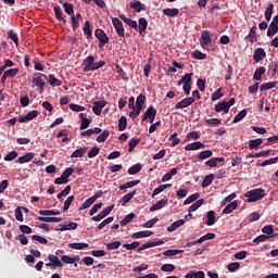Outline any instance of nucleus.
Listing matches in <instances>:
<instances>
[{
  "instance_id": "f257e3e1",
  "label": "nucleus",
  "mask_w": 278,
  "mask_h": 278,
  "mask_svg": "<svg viewBox=\"0 0 278 278\" xmlns=\"http://www.w3.org/2000/svg\"><path fill=\"white\" fill-rule=\"evenodd\" d=\"M265 192L266 191L263 189H254L248 193H244V198H248V202L250 203L257 202L258 200H262L266 197Z\"/></svg>"
},
{
  "instance_id": "f03ea898",
  "label": "nucleus",
  "mask_w": 278,
  "mask_h": 278,
  "mask_svg": "<svg viewBox=\"0 0 278 278\" xmlns=\"http://www.w3.org/2000/svg\"><path fill=\"white\" fill-rule=\"evenodd\" d=\"M94 36L98 39V41L100 42V43H98V48L102 49L104 46L110 43V38L103 29L97 28L94 30Z\"/></svg>"
},
{
  "instance_id": "7ed1b4c3",
  "label": "nucleus",
  "mask_w": 278,
  "mask_h": 278,
  "mask_svg": "<svg viewBox=\"0 0 278 278\" xmlns=\"http://www.w3.org/2000/svg\"><path fill=\"white\" fill-rule=\"evenodd\" d=\"M156 114H157V111L155 110V108L153 105H150L146 111V113H143L142 115V122H146V119L149 118L150 124H153L155 121Z\"/></svg>"
},
{
  "instance_id": "20e7f679",
  "label": "nucleus",
  "mask_w": 278,
  "mask_h": 278,
  "mask_svg": "<svg viewBox=\"0 0 278 278\" xmlns=\"http://www.w3.org/2000/svg\"><path fill=\"white\" fill-rule=\"evenodd\" d=\"M114 210V204L109 205L106 208H104L100 214L92 216L91 220L93 222H100L103 220L105 217H108L111 212Z\"/></svg>"
},
{
  "instance_id": "39448f33",
  "label": "nucleus",
  "mask_w": 278,
  "mask_h": 278,
  "mask_svg": "<svg viewBox=\"0 0 278 278\" xmlns=\"http://www.w3.org/2000/svg\"><path fill=\"white\" fill-rule=\"evenodd\" d=\"M106 105H108V101L105 100L94 101L92 106V112L94 113L96 116H101L102 109Z\"/></svg>"
},
{
  "instance_id": "423d86ee",
  "label": "nucleus",
  "mask_w": 278,
  "mask_h": 278,
  "mask_svg": "<svg viewBox=\"0 0 278 278\" xmlns=\"http://www.w3.org/2000/svg\"><path fill=\"white\" fill-rule=\"evenodd\" d=\"M114 28L119 37H125V29L123 26V22L118 17H113Z\"/></svg>"
},
{
  "instance_id": "0eeeda50",
  "label": "nucleus",
  "mask_w": 278,
  "mask_h": 278,
  "mask_svg": "<svg viewBox=\"0 0 278 278\" xmlns=\"http://www.w3.org/2000/svg\"><path fill=\"white\" fill-rule=\"evenodd\" d=\"M200 45L205 49V47L212 45V38L208 30H203L200 37Z\"/></svg>"
},
{
  "instance_id": "6e6552de",
  "label": "nucleus",
  "mask_w": 278,
  "mask_h": 278,
  "mask_svg": "<svg viewBox=\"0 0 278 278\" xmlns=\"http://www.w3.org/2000/svg\"><path fill=\"white\" fill-rule=\"evenodd\" d=\"M94 58L92 55L86 56L83 60V71L84 73L91 72V67L93 66Z\"/></svg>"
},
{
  "instance_id": "1a4fd4ad",
  "label": "nucleus",
  "mask_w": 278,
  "mask_h": 278,
  "mask_svg": "<svg viewBox=\"0 0 278 278\" xmlns=\"http://www.w3.org/2000/svg\"><path fill=\"white\" fill-rule=\"evenodd\" d=\"M39 116V111H29L25 116L21 115L20 119H17L20 123H26L29 121H33L34 118Z\"/></svg>"
},
{
  "instance_id": "9d476101",
  "label": "nucleus",
  "mask_w": 278,
  "mask_h": 278,
  "mask_svg": "<svg viewBox=\"0 0 278 278\" xmlns=\"http://www.w3.org/2000/svg\"><path fill=\"white\" fill-rule=\"evenodd\" d=\"M267 56L266 51L263 48H256L253 54V59L256 63L262 62Z\"/></svg>"
},
{
  "instance_id": "9b49d317",
  "label": "nucleus",
  "mask_w": 278,
  "mask_h": 278,
  "mask_svg": "<svg viewBox=\"0 0 278 278\" xmlns=\"http://www.w3.org/2000/svg\"><path fill=\"white\" fill-rule=\"evenodd\" d=\"M194 101L195 100L192 97L186 98V99L177 102L176 105H175V109L178 110V109L188 108L189 105H192L194 103Z\"/></svg>"
},
{
  "instance_id": "f8f14e48",
  "label": "nucleus",
  "mask_w": 278,
  "mask_h": 278,
  "mask_svg": "<svg viewBox=\"0 0 278 278\" xmlns=\"http://www.w3.org/2000/svg\"><path fill=\"white\" fill-rule=\"evenodd\" d=\"M43 76H41V74H39V76L34 77L33 79V84L34 86L39 88V93H42L45 90V86H46V81L42 79Z\"/></svg>"
},
{
  "instance_id": "ddd939ff",
  "label": "nucleus",
  "mask_w": 278,
  "mask_h": 278,
  "mask_svg": "<svg viewBox=\"0 0 278 278\" xmlns=\"http://www.w3.org/2000/svg\"><path fill=\"white\" fill-rule=\"evenodd\" d=\"M205 144L202 141H194L192 143H188L185 147L186 151H195V150H200V149H204Z\"/></svg>"
},
{
  "instance_id": "4468645a",
  "label": "nucleus",
  "mask_w": 278,
  "mask_h": 278,
  "mask_svg": "<svg viewBox=\"0 0 278 278\" xmlns=\"http://www.w3.org/2000/svg\"><path fill=\"white\" fill-rule=\"evenodd\" d=\"M40 76H43L45 79H47L48 84L50 86H52V87L62 86L63 85L62 80H59L52 74L48 75V77L45 74H40Z\"/></svg>"
},
{
  "instance_id": "2eb2a0df",
  "label": "nucleus",
  "mask_w": 278,
  "mask_h": 278,
  "mask_svg": "<svg viewBox=\"0 0 278 278\" xmlns=\"http://www.w3.org/2000/svg\"><path fill=\"white\" fill-rule=\"evenodd\" d=\"M225 162V157H212L211 160H208L205 165L208 168H215L217 167L218 164L224 163Z\"/></svg>"
},
{
  "instance_id": "dca6fc26",
  "label": "nucleus",
  "mask_w": 278,
  "mask_h": 278,
  "mask_svg": "<svg viewBox=\"0 0 278 278\" xmlns=\"http://www.w3.org/2000/svg\"><path fill=\"white\" fill-rule=\"evenodd\" d=\"M129 7L130 9L135 10L136 13H140L147 10V7L140 1L130 2Z\"/></svg>"
},
{
  "instance_id": "f3484780",
  "label": "nucleus",
  "mask_w": 278,
  "mask_h": 278,
  "mask_svg": "<svg viewBox=\"0 0 278 278\" xmlns=\"http://www.w3.org/2000/svg\"><path fill=\"white\" fill-rule=\"evenodd\" d=\"M153 235H154V232L150 231V230L139 231V232L132 233L131 239H135V240L143 239V238H149Z\"/></svg>"
},
{
  "instance_id": "a211bd4d",
  "label": "nucleus",
  "mask_w": 278,
  "mask_h": 278,
  "mask_svg": "<svg viewBox=\"0 0 278 278\" xmlns=\"http://www.w3.org/2000/svg\"><path fill=\"white\" fill-rule=\"evenodd\" d=\"M138 24H139V26H138L137 30L140 35H143L147 31V28H148L147 18L146 17H140L138 20Z\"/></svg>"
},
{
  "instance_id": "6ab92c4d",
  "label": "nucleus",
  "mask_w": 278,
  "mask_h": 278,
  "mask_svg": "<svg viewBox=\"0 0 278 278\" xmlns=\"http://www.w3.org/2000/svg\"><path fill=\"white\" fill-rule=\"evenodd\" d=\"M168 204V199H162L156 204H152L150 212L159 211L164 208Z\"/></svg>"
},
{
  "instance_id": "aec40b11",
  "label": "nucleus",
  "mask_w": 278,
  "mask_h": 278,
  "mask_svg": "<svg viewBox=\"0 0 278 278\" xmlns=\"http://www.w3.org/2000/svg\"><path fill=\"white\" fill-rule=\"evenodd\" d=\"M256 30H257V27L256 26H253L251 29H250V31H249V35L248 36H245V40H248V39H250V42L251 43H255V42H257V33H256Z\"/></svg>"
},
{
  "instance_id": "412c9836",
  "label": "nucleus",
  "mask_w": 278,
  "mask_h": 278,
  "mask_svg": "<svg viewBox=\"0 0 278 278\" xmlns=\"http://www.w3.org/2000/svg\"><path fill=\"white\" fill-rule=\"evenodd\" d=\"M34 157H35L34 152H27L25 153V155L20 156V159H17V163L26 164V163H29Z\"/></svg>"
},
{
  "instance_id": "4be33fe9",
  "label": "nucleus",
  "mask_w": 278,
  "mask_h": 278,
  "mask_svg": "<svg viewBox=\"0 0 278 278\" xmlns=\"http://www.w3.org/2000/svg\"><path fill=\"white\" fill-rule=\"evenodd\" d=\"M118 17L122 20V22L126 23L129 27H131L132 29H138V25L137 22L125 16V15H118Z\"/></svg>"
},
{
  "instance_id": "5701e85b",
  "label": "nucleus",
  "mask_w": 278,
  "mask_h": 278,
  "mask_svg": "<svg viewBox=\"0 0 278 278\" xmlns=\"http://www.w3.org/2000/svg\"><path fill=\"white\" fill-rule=\"evenodd\" d=\"M53 10H54V14H55L56 20L59 22H63L64 24H66L67 22H66V18L64 17V13H63L62 8L56 5V7H54Z\"/></svg>"
},
{
  "instance_id": "b1692460",
  "label": "nucleus",
  "mask_w": 278,
  "mask_h": 278,
  "mask_svg": "<svg viewBox=\"0 0 278 278\" xmlns=\"http://www.w3.org/2000/svg\"><path fill=\"white\" fill-rule=\"evenodd\" d=\"M59 3H62L63 10L66 14L73 16L75 14L74 5L68 2H63L62 0L59 1Z\"/></svg>"
},
{
  "instance_id": "393cba45",
  "label": "nucleus",
  "mask_w": 278,
  "mask_h": 278,
  "mask_svg": "<svg viewBox=\"0 0 278 278\" xmlns=\"http://www.w3.org/2000/svg\"><path fill=\"white\" fill-rule=\"evenodd\" d=\"M48 261L51 262L54 265V267L62 268L64 266L62 261H60V258L54 254H49Z\"/></svg>"
},
{
  "instance_id": "a878e982",
  "label": "nucleus",
  "mask_w": 278,
  "mask_h": 278,
  "mask_svg": "<svg viewBox=\"0 0 278 278\" xmlns=\"http://www.w3.org/2000/svg\"><path fill=\"white\" fill-rule=\"evenodd\" d=\"M215 111H216L217 113L224 112L225 114H228V112H229V105L226 104V101H222V102H219V103L216 104Z\"/></svg>"
},
{
  "instance_id": "bb28decb",
  "label": "nucleus",
  "mask_w": 278,
  "mask_h": 278,
  "mask_svg": "<svg viewBox=\"0 0 278 278\" xmlns=\"http://www.w3.org/2000/svg\"><path fill=\"white\" fill-rule=\"evenodd\" d=\"M163 14H165L166 16H169V17H175V16H178V14H179V9H177V8H173V9H170V8H165V9H163Z\"/></svg>"
},
{
  "instance_id": "cd10ccee",
  "label": "nucleus",
  "mask_w": 278,
  "mask_h": 278,
  "mask_svg": "<svg viewBox=\"0 0 278 278\" xmlns=\"http://www.w3.org/2000/svg\"><path fill=\"white\" fill-rule=\"evenodd\" d=\"M39 222H45V223H60L63 220L62 217H46V216H39L37 218Z\"/></svg>"
},
{
  "instance_id": "c85d7f7f",
  "label": "nucleus",
  "mask_w": 278,
  "mask_h": 278,
  "mask_svg": "<svg viewBox=\"0 0 278 278\" xmlns=\"http://www.w3.org/2000/svg\"><path fill=\"white\" fill-rule=\"evenodd\" d=\"M78 224L76 223H71V224H65V225H61V228H56V231H66V230H75L77 229Z\"/></svg>"
},
{
  "instance_id": "c756f323",
  "label": "nucleus",
  "mask_w": 278,
  "mask_h": 278,
  "mask_svg": "<svg viewBox=\"0 0 278 278\" xmlns=\"http://www.w3.org/2000/svg\"><path fill=\"white\" fill-rule=\"evenodd\" d=\"M184 225H185V220L180 219V220H177L174 224H172L169 227H167L166 230L169 232H173V231H176L177 229H179Z\"/></svg>"
},
{
  "instance_id": "7c9ffc66",
  "label": "nucleus",
  "mask_w": 278,
  "mask_h": 278,
  "mask_svg": "<svg viewBox=\"0 0 278 278\" xmlns=\"http://www.w3.org/2000/svg\"><path fill=\"white\" fill-rule=\"evenodd\" d=\"M136 218V214L135 213H129L128 215L125 216L124 219H122L119 222V226L125 227L126 225H128L130 222H132Z\"/></svg>"
},
{
  "instance_id": "2f4dec72",
  "label": "nucleus",
  "mask_w": 278,
  "mask_h": 278,
  "mask_svg": "<svg viewBox=\"0 0 278 278\" xmlns=\"http://www.w3.org/2000/svg\"><path fill=\"white\" fill-rule=\"evenodd\" d=\"M262 231L267 235L269 238H275L277 235L274 233V226L273 225H266L262 228Z\"/></svg>"
},
{
  "instance_id": "473e14b6",
  "label": "nucleus",
  "mask_w": 278,
  "mask_h": 278,
  "mask_svg": "<svg viewBox=\"0 0 278 278\" xmlns=\"http://www.w3.org/2000/svg\"><path fill=\"white\" fill-rule=\"evenodd\" d=\"M88 148L87 147H81L78 150H75L72 154L71 157H84V155L87 153Z\"/></svg>"
},
{
  "instance_id": "72a5a7b5",
  "label": "nucleus",
  "mask_w": 278,
  "mask_h": 278,
  "mask_svg": "<svg viewBox=\"0 0 278 278\" xmlns=\"http://www.w3.org/2000/svg\"><path fill=\"white\" fill-rule=\"evenodd\" d=\"M274 4L273 3H268V5H267V8H266V10H265V20L267 21V22H270V20H271V16H273V14H274Z\"/></svg>"
},
{
  "instance_id": "f704fd0d",
  "label": "nucleus",
  "mask_w": 278,
  "mask_h": 278,
  "mask_svg": "<svg viewBox=\"0 0 278 278\" xmlns=\"http://www.w3.org/2000/svg\"><path fill=\"white\" fill-rule=\"evenodd\" d=\"M177 174H178V169L173 168L170 172H167L166 174H164V176L162 177V182H166L170 180L172 177L176 176Z\"/></svg>"
},
{
  "instance_id": "c9c22d12",
  "label": "nucleus",
  "mask_w": 278,
  "mask_h": 278,
  "mask_svg": "<svg viewBox=\"0 0 278 278\" xmlns=\"http://www.w3.org/2000/svg\"><path fill=\"white\" fill-rule=\"evenodd\" d=\"M137 191L136 190H132L131 192L125 194L123 198H122V206H125L126 203H129L131 201V199H134V197L136 195Z\"/></svg>"
},
{
  "instance_id": "e433bc0d",
  "label": "nucleus",
  "mask_w": 278,
  "mask_h": 278,
  "mask_svg": "<svg viewBox=\"0 0 278 278\" xmlns=\"http://www.w3.org/2000/svg\"><path fill=\"white\" fill-rule=\"evenodd\" d=\"M263 143V140L261 138L255 139V140H250L249 141V149L250 150H256L258 149Z\"/></svg>"
},
{
  "instance_id": "4c0bfd02",
  "label": "nucleus",
  "mask_w": 278,
  "mask_h": 278,
  "mask_svg": "<svg viewBox=\"0 0 278 278\" xmlns=\"http://www.w3.org/2000/svg\"><path fill=\"white\" fill-rule=\"evenodd\" d=\"M214 179H215V175L214 174L206 175L204 180H203V182H202V188L210 187Z\"/></svg>"
},
{
  "instance_id": "58836bf2",
  "label": "nucleus",
  "mask_w": 278,
  "mask_h": 278,
  "mask_svg": "<svg viewBox=\"0 0 278 278\" xmlns=\"http://www.w3.org/2000/svg\"><path fill=\"white\" fill-rule=\"evenodd\" d=\"M266 74V68L264 67H260L257 70H255L254 75H253V79L256 81H261L262 80V75Z\"/></svg>"
},
{
  "instance_id": "ea45409f",
  "label": "nucleus",
  "mask_w": 278,
  "mask_h": 278,
  "mask_svg": "<svg viewBox=\"0 0 278 278\" xmlns=\"http://www.w3.org/2000/svg\"><path fill=\"white\" fill-rule=\"evenodd\" d=\"M204 203V199H199L195 203H193L191 206L188 208V213H193L197 210H199Z\"/></svg>"
},
{
  "instance_id": "a19ab883",
  "label": "nucleus",
  "mask_w": 278,
  "mask_h": 278,
  "mask_svg": "<svg viewBox=\"0 0 278 278\" xmlns=\"http://www.w3.org/2000/svg\"><path fill=\"white\" fill-rule=\"evenodd\" d=\"M140 170H142V164H135L132 166L129 167L128 169V174L130 176L137 175Z\"/></svg>"
},
{
  "instance_id": "79ce46f5",
  "label": "nucleus",
  "mask_w": 278,
  "mask_h": 278,
  "mask_svg": "<svg viewBox=\"0 0 278 278\" xmlns=\"http://www.w3.org/2000/svg\"><path fill=\"white\" fill-rule=\"evenodd\" d=\"M140 182V180H132V181H129V182H126V184H122L118 186V189L119 190H125L127 188H134L136 186H138Z\"/></svg>"
},
{
  "instance_id": "37998d69",
  "label": "nucleus",
  "mask_w": 278,
  "mask_h": 278,
  "mask_svg": "<svg viewBox=\"0 0 278 278\" xmlns=\"http://www.w3.org/2000/svg\"><path fill=\"white\" fill-rule=\"evenodd\" d=\"M278 31V26L275 23H269V26L267 28V37H273Z\"/></svg>"
},
{
  "instance_id": "c03bdc74",
  "label": "nucleus",
  "mask_w": 278,
  "mask_h": 278,
  "mask_svg": "<svg viewBox=\"0 0 278 278\" xmlns=\"http://www.w3.org/2000/svg\"><path fill=\"white\" fill-rule=\"evenodd\" d=\"M237 206H238V203L236 201L231 202L226 207H224L223 214H230V213H232L235 210H237Z\"/></svg>"
},
{
  "instance_id": "a18cd8bd",
  "label": "nucleus",
  "mask_w": 278,
  "mask_h": 278,
  "mask_svg": "<svg viewBox=\"0 0 278 278\" xmlns=\"http://www.w3.org/2000/svg\"><path fill=\"white\" fill-rule=\"evenodd\" d=\"M87 248H89V244H87V243H71L70 244V249L76 250V251H83Z\"/></svg>"
},
{
  "instance_id": "49530a36",
  "label": "nucleus",
  "mask_w": 278,
  "mask_h": 278,
  "mask_svg": "<svg viewBox=\"0 0 278 278\" xmlns=\"http://www.w3.org/2000/svg\"><path fill=\"white\" fill-rule=\"evenodd\" d=\"M84 34L87 36V40L92 38V30L90 28V22L89 21L85 22Z\"/></svg>"
},
{
  "instance_id": "de8ad7c7",
  "label": "nucleus",
  "mask_w": 278,
  "mask_h": 278,
  "mask_svg": "<svg viewBox=\"0 0 278 278\" xmlns=\"http://www.w3.org/2000/svg\"><path fill=\"white\" fill-rule=\"evenodd\" d=\"M115 68L117 71V74L121 75L122 80H124L125 83L129 81L127 74L124 72V70L122 68V66L119 64H116Z\"/></svg>"
},
{
  "instance_id": "09e8293b",
  "label": "nucleus",
  "mask_w": 278,
  "mask_h": 278,
  "mask_svg": "<svg viewBox=\"0 0 278 278\" xmlns=\"http://www.w3.org/2000/svg\"><path fill=\"white\" fill-rule=\"evenodd\" d=\"M97 200L92 197L87 199L85 203L79 207V211L88 210Z\"/></svg>"
},
{
  "instance_id": "8fccbe9b",
  "label": "nucleus",
  "mask_w": 278,
  "mask_h": 278,
  "mask_svg": "<svg viewBox=\"0 0 278 278\" xmlns=\"http://www.w3.org/2000/svg\"><path fill=\"white\" fill-rule=\"evenodd\" d=\"M110 137V130H103L101 135H99L96 139L97 142H104Z\"/></svg>"
},
{
  "instance_id": "3c124183",
  "label": "nucleus",
  "mask_w": 278,
  "mask_h": 278,
  "mask_svg": "<svg viewBox=\"0 0 278 278\" xmlns=\"http://www.w3.org/2000/svg\"><path fill=\"white\" fill-rule=\"evenodd\" d=\"M39 215L41 216H58L60 215V212L59 211H54V210H41L39 211Z\"/></svg>"
},
{
  "instance_id": "603ef678",
  "label": "nucleus",
  "mask_w": 278,
  "mask_h": 278,
  "mask_svg": "<svg viewBox=\"0 0 278 278\" xmlns=\"http://www.w3.org/2000/svg\"><path fill=\"white\" fill-rule=\"evenodd\" d=\"M101 149L99 147H92V149L87 152V157L92 159L97 157L100 153Z\"/></svg>"
},
{
  "instance_id": "864d4df0",
  "label": "nucleus",
  "mask_w": 278,
  "mask_h": 278,
  "mask_svg": "<svg viewBox=\"0 0 278 278\" xmlns=\"http://www.w3.org/2000/svg\"><path fill=\"white\" fill-rule=\"evenodd\" d=\"M277 86V81H269L265 83L261 86V91H267L269 89H273Z\"/></svg>"
},
{
  "instance_id": "5fc2aeb1",
  "label": "nucleus",
  "mask_w": 278,
  "mask_h": 278,
  "mask_svg": "<svg viewBox=\"0 0 278 278\" xmlns=\"http://www.w3.org/2000/svg\"><path fill=\"white\" fill-rule=\"evenodd\" d=\"M248 115V111L247 110H242L238 113L237 116H235L233 118V124H238L240 121H242L245 116Z\"/></svg>"
},
{
  "instance_id": "6e6d98bb",
  "label": "nucleus",
  "mask_w": 278,
  "mask_h": 278,
  "mask_svg": "<svg viewBox=\"0 0 278 278\" xmlns=\"http://www.w3.org/2000/svg\"><path fill=\"white\" fill-rule=\"evenodd\" d=\"M122 247L121 241L112 242L106 244V250L108 251H115L118 250Z\"/></svg>"
},
{
  "instance_id": "4d7b16f0",
  "label": "nucleus",
  "mask_w": 278,
  "mask_h": 278,
  "mask_svg": "<svg viewBox=\"0 0 278 278\" xmlns=\"http://www.w3.org/2000/svg\"><path fill=\"white\" fill-rule=\"evenodd\" d=\"M207 222L206 225L207 226H213L215 224V212L214 211H210L207 212Z\"/></svg>"
},
{
  "instance_id": "13d9d810",
  "label": "nucleus",
  "mask_w": 278,
  "mask_h": 278,
  "mask_svg": "<svg viewBox=\"0 0 278 278\" xmlns=\"http://www.w3.org/2000/svg\"><path fill=\"white\" fill-rule=\"evenodd\" d=\"M127 127V119L125 116H121L118 119V130L124 131Z\"/></svg>"
},
{
  "instance_id": "bf43d9fd",
  "label": "nucleus",
  "mask_w": 278,
  "mask_h": 278,
  "mask_svg": "<svg viewBox=\"0 0 278 278\" xmlns=\"http://www.w3.org/2000/svg\"><path fill=\"white\" fill-rule=\"evenodd\" d=\"M197 199H200V193H192L191 195H189V197L185 200L184 204H185V205H189V204H191L192 202H194Z\"/></svg>"
},
{
  "instance_id": "052dcab7",
  "label": "nucleus",
  "mask_w": 278,
  "mask_h": 278,
  "mask_svg": "<svg viewBox=\"0 0 278 278\" xmlns=\"http://www.w3.org/2000/svg\"><path fill=\"white\" fill-rule=\"evenodd\" d=\"M182 252H184L182 250H166L165 252H163V255L166 257H172V256H176Z\"/></svg>"
},
{
  "instance_id": "680f3d73",
  "label": "nucleus",
  "mask_w": 278,
  "mask_h": 278,
  "mask_svg": "<svg viewBox=\"0 0 278 278\" xmlns=\"http://www.w3.org/2000/svg\"><path fill=\"white\" fill-rule=\"evenodd\" d=\"M146 96L144 94H139L137 97V100H136V108H143L144 103H146Z\"/></svg>"
},
{
  "instance_id": "e2e57ef3",
  "label": "nucleus",
  "mask_w": 278,
  "mask_h": 278,
  "mask_svg": "<svg viewBox=\"0 0 278 278\" xmlns=\"http://www.w3.org/2000/svg\"><path fill=\"white\" fill-rule=\"evenodd\" d=\"M212 156H213V151H211V150L203 151V152L199 153V155H198V157L200 160H206V159H210Z\"/></svg>"
},
{
  "instance_id": "0e129e2a",
  "label": "nucleus",
  "mask_w": 278,
  "mask_h": 278,
  "mask_svg": "<svg viewBox=\"0 0 278 278\" xmlns=\"http://www.w3.org/2000/svg\"><path fill=\"white\" fill-rule=\"evenodd\" d=\"M140 140L138 138H132L128 141L129 152H132L134 149L139 144Z\"/></svg>"
},
{
  "instance_id": "69168bd1",
  "label": "nucleus",
  "mask_w": 278,
  "mask_h": 278,
  "mask_svg": "<svg viewBox=\"0 0 278 278\" xmlns=\"http://www.w3.org/2000/svg\"><path fill=\"white\" fill-rule=\"evenodd\" d=\"M141 111H142V108L136 106L135 110L130 111L129 117L131 119H136L139 116Z\"/></svg>"
},
{
  "instance_id": "338daca9",
  "label": "nucleus",
  "mask_w": 278,
  "mask_h": 278,
  "mask_svg": "<svg viewBox=\"0 0 278 278\" xmlns=\"http://www.w3.org/2000/svg\"><path fill=\"white\" fill-rule=\"evenodd\" d=\"M16 157H18V152L12 151V152L8 153V154L4 156V161L11 162V161H13V160L16 159Z\"/></svg>"
},
{
  "instance_id": "774afa93",
  "label": "nucleus",
  "mask_w": 278,
  "mask_h": 278,
  "mask_svg": "<svg viewBox=\"0 0 278 278\" xmlns=\"http://www.w3.org/2000/svg\"><path fill=\"white\" fill-rule=\"evenodd\" d=\"M9 35V38L14 42L15 46H18V42H20V39H18V36L17 34L13 33L12 30H10L8 33Z\"/></svg>"
}]
</instances>
